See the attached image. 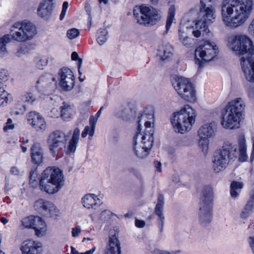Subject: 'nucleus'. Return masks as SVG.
<instances>
[{"label": "nucleus", "mask_w": 254, "mask_h": 254, "mask_svg": "<svg viewBox=\"0 0 254 254\" xmlns=\"http://www.w3.org/2000/svg\"><path fill=\"white\" fill-rule=\"evenodd\" d=\"M80 129L76 127L73 132L71 139L68 142V150L70 152H74L80 136Z\"/></svg>", "instance_id": "c85d7f7f"}, {"label": "nucleus", "mask_w": 254, "mask_h": 254, "mask_svg": "<svg viewBox=\"0 0 254 254\" xmlns=\"http://www.w3.org/2000/svg\"><path fill=\"white\" fill-rule=\"evenodd\" d=\"M68 7V2L67 1H64L63 4L62 10L66 11Z\"/></svg>", "instance_id": "69168bd1"}, {"label": "nucleus", "mask_w": 254, "mask_h": 254, "mask_svg": "<svg viewBox=\"0 0 254 254\" xmlns=\"http://www.w3.org/2000/svg\"><path fill=\"white\" fill-rule=\"evenodd\" d=\"M53 0H44L39 4L38 14L45 19H49L53 11Z\"/></svg>", "instance_id": "6ab92c4d"}, {"label": "nucleus", "mask_w": 254, "mask_h": 254, "mask_svg": "<svg viewBox=\"0 0 254 254\" xmlns=\"http://www.w3.org/2000/svg\"><path fill=\"white\" fill-rule=\"evenodd\" d=\"M157 254H178L180 253L179 251H172L171 252L164 251V250H158L157 251Z\"/></svg>", "instance_id": "864d4df0"}, {"label": "nucleus", "mask_w": 254, "mask_h": 254, "mask_svg": "<svg viewBox=\"0 0 254 254\" xmlns=\"http://www.w3.org/2000/svg\"><path fill=\"white\" fill-rule=\"evenodd\" d=\"M253 24H254V22H252L251 24L249 25V29L252 34L254 35V25H253Z\"/></svg>", "instance_id": "338daca9"}, {"label": "nucleus", "mask_w": 254, "mask_h": 254, "mask_svg": "<svg viewBox=\"0 0 254 254\" xmlns=\"http://www.w3.org/2000/svg\"><path fill=\"white\" fill-rule=\"evenodd\" d=\"M19 230L23 234L26 233L32 229V215L26 216L22 217L20 220L18 226Z\"/></svg>", "instance_id": "cd10ccee"}, {"label": "nucleus", "mask_w": 254, "mask_h": 254, "mask_svg": "<svg viewBox=\"0 0 254 254\" xmlns=\"http://www.w3.org/2000/svg\"><path fill=\"white\" fill-rule=\"evenodd\" d=\"M80 228L79 227H76L75 228H73L72 229V231H71V234H72V236L73 237H77L80 232Z\"/></svg>", "instance_id": "5fc2aeb1"}, {"label": "nucleus", "mask_w": 254, "mask_h": 254, "mask_svg": "<svg viewBox=\"0 0 254 254\" xmlns=\"http://www.w3.org/2000/svg\"><path fill=\"white\" fill-rule=\"evenodd\" d=\"M67 141V136L62 131L55 130L51 132L47 138V144L50 152L56 154V149L65 147Z\"/></svg>", "instance_id": "4468645a"}, {"label": "nucleus", "mask_w": 254, "mask_h": 254, "mask_svg": "<svg viewBox=\"0 0 254 254\" xmlns=\"http://www.w3.org/2000/svg\"><path fill=\"white\" fill-rule=\"evenodd\" d=\"M8 71L4 69H0V85H4L3 83L8 79Z\"/></svg>", "instance_id": "79ce46f5"}, {"label": "nucleus", "mask_w": 254, "mask_h": 254, "mask_svg": "<svg viewBox=\"0 0 254 254\" xmlns=\"http://www.w3.org/2000/svg\"><path fill=\"white\" fill-rule=\"evenodd\" d=\"M216 126L214 123L205 124L198 131L199 137L210 138L213 137L216 131Z\"/></svg>", "instance_id": "bb28decb"}, {"label": "nucleus", "mask_w": 254, "mask_h": 254, "mask_svg": "<svg viewBox=\"0 0 254 254\" xmlns=\"http://www.w3.org/2000/svg\"><path fill=\"white\" fill-rule=\"evenodd\" d=\"M133 15L138 24L145 26L156 24L161 18L160 10L146 4L135 6Z\"/></svg>", "instance_id": "9d476101"}, {"label": "nucleus", "mask_w": 254, "mask_h": 254, "mask_svg": "<svg viewBox=\"0 0 254 254\" xmlns=\"http://www.w3.org/2000/svg\"><path fill=\"white\" fill-rule=\"evenodd\" d=\"M33 147H34V155H37L39 153L44 154V150L39 143H34L33 144Z\"/></svg>", "instance_id": "de8ad7c7"}, {"label": "nucleus", "mask_w": 254, "mask_h": 254, "mask_svg": "<svg viewBox=\"0 0 254 254\" xmlns=\"http://www.w3.org/2000/svg\"><path fill=\"white\" fill-rule=\"evenodd\" d=\"M71 254H79V252L72 246L71 247Z\"/></svg>", "instance_id": "774afa93"}, {"label": "nucleus", "mask_w": 254, "mask_h": 254, "mask_svg": "<svg viewBox=\"0 0 254 254\" xmlns=\"http://www.w3.org/2000/svg\"><path fill=\"white\" fill-rule=\"evenodd\" d=\"M79 34V31L76 28H71L67 31L66 35L69 39H73Z\"/></svg>", "instance_id": "37998d69"}, {"label": "nucleus", "mask_w": 254, "mask_h": 254, "mask_svg": "<svg viewBox=\"0 0 254 254\" xmlns=\"http://www.w3.org/2000/svg\"><path fill=\"white\" fill-rule=\"evenodd\" d=\"M59 86L64 91L71 90L75 84V78L72 71L67 67L61 68L59 72Z\"/></svg>", "instance_id": "2eb2a0df"}, {"label": "nucleus", "mask_w": 254, "mask_h": 254, "mask_svg": "<svg viewBox=\"0 0 254 254\" xmlns=\"http://www.w3.org/2000/svg\"><path fill=\"white\" fill-rule=\"evenodd\" d=\"M4 86L0 85V106L6 105L8 100V96H10L5 91Z\"/></svg>", "instance_id": "e433bc0d"}, {"label": "nucleus", "mask_w": 254, "mask_h": 254, "mask_svg": "<svg viewBox=\"0 0 254 254\" xmlns=\"http://www.w3.org/2000/svg\"><path fill=\"white\" fill-rule=\"evenodd\" d=\"M208 138L200 137L198 145L202 149L203 152H206L208 148Z\"/></svg>", "instance_id": "ea45409f"}, {"label": "nucleus", "mask_w": 254, "mask_h": 254, "mask_svg": "<svg viewBox=\"0 0 254 254\" xmlns=\"http://www.w3.org/2000/svg\"><path fill=\"white\" fill-rule=\"evenodd\" d=\"M12 120L11 119H8L6 122V126L3 127V130L5 131L7 129H13L14 127V126L12 124Z\"/></svg>", "instance_id": "3c124183"}, {"label": "nucleus", "mask_w": 254, "mask_h": 254, "mask_svg": "<svg viewBox=\"0 0 254 254\" xmlns=\"http://www.w3.org/2000/svg\"><path fill=\"white\" fill-rule=\"evenodd\" d=\"M135 111L128 105L121 106L115 112V116L125 121H129L135 116Z\"/></svg>", "instance_id": "393cba45"}, {"label": "nucleus", "mask_w": 254, "mask_h": 254, "mask_svg": "<svg viewBox=\"0 0 254 254\" xmlns=\"http://www.w3.org/2000/svg\"><path fill=\"white\" fill-rule=\"evenodd\" d=\"M230 48L240 57L242 69L246 79L254 82V46L246 35H239L229 42Z\"/></svg>", "instance_id": "f03ea898"}, {"label": "nucleus", "mask_w": 254, "mask_h": 254, "mask_svg": "<svg viewBox=\"0 0 254 254\" xmlns=\"http://www.w3.org/2000/svg\"><path fill=\"white\" fill-rule=\"evenodd\" d=\"M253 5L252 0H223L221 15L225 25L235 28L242 25L249 17Z\"/></svg>", "instance_id": "f257e3e1"}, {"label": "nucleus", "mask_w": 254, "mask_h": 254, "mask_svg": "<svg viewBox=\"0 0 254 254\" xmlns=\"http://www.w3.org/2000/svg\"><path fill=\"white\" fill-rule=\"evenodd\" d=\"M248 241L251 247V250L254 254V239L252 238H249Z\"/></svg>", "instance_id": "13d9d810"}, {"label": "nucleus", "mask_w": 254, "mask_h": 254, "mask_svg": "<svg viewBox=\"0 0 254 254\" xmlns=\"http://www.w3.org/2000/svg\"><path fill=\"white\" fill-rule=\"evenodd\" d=\"M135 224L137 227L141 228H143L144 227V226L145 225V223L143 220H140L136 219Z\"/></svg>", "instance_id": "6e6d98bb"}, {"label": "nucleus", "mask_w": 254, "mask_h": 254, "mask_svg": "<svg viewBox=\"0 0 254 254\" xmlns=\"http://www.w3.org/2000/svg\"><path fill=\"white\" fill-rule=\"evenodd\" d=\"M243 188V184L241 182L233 181L230 185V193L233 198H236L241 190Z\"/></svg>", "instance_id": "2f4dec72"}, {"label": "nucleus", "mask_w": 254, "mask_h": 254, "mask_svg": "<svg viewBox=\"0 0 254 254\" xmlns=\"http://www.w3.org/2000/svg\"><path fill=\"white\" fill-rule=\"evenodd\" d=\"M10 173L11 174H13L14 175H18L19 173V171L18 170L17 167L13 166L11 168Z\"/></svg>", "instance_id": "680f3d73"}, {"label": "nucleus", "mask_w": 254, "mask_h": 254, "mask_svg": "<svg viewBox=\"0 0 254 254\" xmlns=\"http://www.w3.org/2000/svg\"><path fill=\"white\" fill-rule=\"evenodd\" d=\"M172 84L178 94L185 100L193 102L196 99L195 91L190 80L182 76H175Z\"/></svg>", "instance_id": "9b49d317"}, {"label": "nucleus", "mask_w": 254, "mask_h": 254, "mask_svg": "<svg viewBox=\"0 0 254 254\" xmlns=\"http://www.w3.org/2000/svg\"><path fill=\"white\" fill-rule=\"evenodd\" d=\"M21 99L25 103L23 105L24 110H27V107L32 105V92L30 90L23 93Z\"/></svg>", "instance_id": "c9c22d12"}, {"label": "nucleus", "mask_w": 254, "mask_h": 254, "mask_svg": "<svg viewBox=\"0 0 254 254\" xmlns=\"http://www.w3.org/2000/svg\"><path fill=\"white\" fill-rule=\"evenodd\" d=\"M212 0H200L197 19L192 21L194 23V25L190 26L189 24L186 25L187 29H193L192 34L195 37L202 36L204 38H206V36L209 37L211 35L208 25L215 18V10L212 6Z\"/></svg>", "instance_id": "20e7f679"}, {"label": "nucleus", "mask_w": 254, "mask_h": 254, "mask_svg": "<svg viewBox=\"0 0 254 254\" xmlns=\"http://www.w3.org/2000/svg\"><path fill=\"white\" fill-rule=\"evenodd\" d=\"M238 145L225 142L222 148L215 152L213 160V171L218 173L226 168L231 161H234L238 156L244 162L247 160V145L244 136L238 139Z\"/></svg>", "instance_id": "7ed1b4c3"}, {"label": "nucleus", "mask_w": 254, "mask_h": 254, "mask_svg": "<svg viewBox=\"0 0 254 254\" xmlns=\"http://www.w3.org/2000/svg\"><path fill=\"white\" fill-rule=\"evenodd\" d=\"M33 254H41L43 251V245L41 242L33 241Z\"/></svg>", "instance_id": "58836bf2"}, {"label": "nucleus", "mask_w": 254, "mask_h": 254, "mask_svg": "<svg viewBox=\"0 0 254 254\" xmlns=\"http://www.w3.org/2000/svg\"><path fill=\"white\" fill-rule=\"evenodd\" d=\"M245 106L241 98L230 101L225 107V112L221 121L222 126L231 129L239 127L240 119Z\"/></svg>", "instance_id": "0eeeda50"}, {"label": "nucleus", "mask_w": 254, "mask_h": 254, "mask_svg": "<svg viewBox=\"0 0 254 254\" xmlns=\"http://www.w3.org/2000/svg\"><path fill=\"white\" fill-rule=\"evenodd\" d=\"M30 48L28 47L26 45H23L17 52L16 55L18 57H21L22 55H25L28 53L30 52Z\"/></svg>", "instance_id": "49530a36"}, {"label": "nucleus", "mask_w": 254, "mask_h": 254, "mask_svg": "<svg viewBox=\"0 0 254 254\" xmlns=\"http://www.w3.org/2000/svg\"><path fill=\"white\" fill-rule=\"evenodd\" d=\"M164 205V196L163 194H160L158 196L157 202L155 208V213L158 217V226L161 234H162L164 231V224L165 220V216L163 214Z\"/></svg>", "instance_id": "f3484780"}, {"label": "nucleus", "mask_w": 254, "mask_h": 254, "mask_svg": "<svg viewBox=\"0 0 254 254\" xmlns=\"http://www.w3.org/2000/svg\"><path fill=\"white\" fill-rule=\"evenodd\" d=\"M82 203L84 207L87 209H96L103 202L94 194H87L82 198Z\"/></svg>", "instance_id": "412c9836"}, {"label": "nucleus", "mask_w": 254, "mask_h": 254, "mask_svg": "<svg viewBox=\"0 0 254 254\" xmlns=\"http://www.w3.org/2000/svg\"><path fill=\"white\" fill-rule=\"evenodd\" d=\"M134 152L139 158L146 157L153 145V136L152 133H145L142 135L140 132H136L133 138Z\"/></svg>", "instance_id": "ddd939ff"}, {"label": "nucleus", "mask_w": 254, "mask_h": 254, "mask_svg": "<svg viewBox=\"0 0 254 254\" xmlns=\"http://www.w3.org/2000/svg\"><path fill=\"white\" fill-rule=\"evenodd\" d=\"M103 109V107L100 108L99 110L96 113L95 117H94L93 116H90L89 118L90 126H87L85 127L81 133L82 137L84 138L86 137L88 134L90 137H92L93 136L97 120L100 116Z\"/></svg>", "instance_id": "4be33fe9"}, {"label": "nucleus", "mask_w": 254, "mask_h": 254, "mask_svg": "<svg viewBox=\"0 0 254 254\" xmlns=\"http://www.w3.org/2000/svg\"><path fill=\"white\" fill-rule=\"evenodd\" d=\"M20 250L22 254H32V241L29 239L24 241Z\"/></svg>", "instance_id": "4c0bfd02"}, {"label": "nucleus", "mask_w": 254, "mask_h": 254, "mask_svg": "<svg viewBox=\"0 0 254 254\" xmlns=\"http://www.w3.org/2000/svg\"><path fill=\"white\" fill-rule=\"evenodd\" d=\"M176 13V8L175 5L172 4L170 5L168 9V14L167 19L166 23V32L167 33L169 31L173 20Z\"/></svg>", "instance_id": "72a5a7b5"}, {"label": "nucleus", "mask_w": 254, "mask_h": 254, "mask_svg": "<svg viewBox=\"0 0 254 254\" xmlns=\"http://www.w3.org/2000/svg\"><path fill=\"white\" fill-rule=\"evenodd\" d=\"M85 10L88 15L89 29H90L92 22L91 8L90 3L87 1H86L85 4Z\"/></svg>", "instance_id": "a18cd8bd"}, {"label": "nucleus", "mask_w": 254, "mask_h": 254, "mask_svg": "<svg viewBox=\"0 0 254 254\" xmlns=\"http://www.w3.org/2000/svg\"><path fill=\"white\" fill-rule=\"evenodd\" d=\"M254 207V200L250 199L248 201L241 213V218L244 219L247 218L252 212Z\"/></svg>", "instance_id": "473e14b6"}, {"label": "nucleus", "mask_w": 254, "mask_h": 254, "mask_svg": "<svg viewBox=\"0 0 254 254\" xmlns=\"http://www.w3.org/2000/svg\"><path fill=\"white\" fill-rule=\"evenodd\" d=\"M33 229L38 237H42L46 234L47 226L43 218L39 216H33Z\"/></svg>", "instance_id": "aec40b11"}, {"label": "nucleus", "mask_w": 254, "mask_h": 254, "mask_svg": "<svg viewBox=\"0 0 254 254\" xmlns=\"http://www.w3.org/2000/svg\"><path fill=\"white\" fill-rule=\"evenodd\" d=\"M43 154L34 155V147H33V176L38 175V169L44 164V156Z\"/></svg>", "instance_id": "c756f323"}, {"label": "nucleus", "mask_w": 254, "mask_h": 254, "mask_svg": "<svg viewBox=\"0 0 254 254\" xmlns=\"http://www.w3.org/2000/svg\"><path fill=\"white\" fill-rule=\"evenodd\" d=\"M46 123L43 116L39 113L33 112V132L40 134L46 130Z\"/></svg>", "instance_id": "a211bd4d"}, {"label": "nucleus", "mask_w": 254, "mask_h": 254, "mask_svg": "<svg viewBox=\"0 0 254 254\" xmlns=\"http://www.w3.org/2000/svg\"><path fill=\"white\" fill-rule=\"evenodd\" d=\"M11 189V188L9 187V182L8 181H6L5 183L4 186V191L7 193L8 191Z\"/></svg>", "instance_id": "e2e57ef3"}, {"label": "nucleus", "mask_w": 254, "mask_h": 254, "mask_svg": "<svg viewBox=\"0 0 254 254\" xmlns=\"http://www.w3.org/2000/svg\"><path fill=\"white\" fill-rule=\"evenodd\" d=\"M182 44L186 46L189 47L191 44V40L187 36V35H185L184 38L180 41Z\"/></svg>", "instance_id": "603ef678"}, {"label": "nucleus", "mask_w": 254, "mask_h": 254, "mask_svg": "<svg viewBox=\"0 0 254 254\" xmlns=\"http://www.w3.org/2000/svg\"><path fill=\"white\" fill-rule=\"evenodd\" d=\"M173 47L169 44L163 46L158 50V55L162 61L165 60L170 57L173 54Z\"/></svg>", "instance_id": "7c9ffc66"}, {"label": "nucleus", "mask_w": 254, "mask_h": 254, "mask_svg": "<svg viewBox=\"0 0 254 254\" xmlns=\"http://www.w3.org/2000/svg\"><path fill=\"white\" fill-rule=\"evenodd\" d=\"M193 10H190L186 15L185 17L184 18V20L185 21L186 20H187L188 23H190V20H189V17L193 15Z\"/></svg>", "instance_id": "052dcab7"}, {"label": "nucleus", "mask_w": 254, "mask_h": 254, "mask_svg": "<svg viewBox=\"0 0 254 254\" xmlns=\"http://www.w3.org/2000/svg\"><path fill=\"white\" fill-rule=\"evenodd\" d=\"M34 208L39 213L48 217H53L58 213V209L53 202L43 198L35 201Z\"/></svg>", "instance_id": "dca6fc26"}, {"label": "nucleus", "mask_w": 254, "mask_h": 254, "mask_svg": "<svg viewBox=\"0 0 254 254\" xmlns=\"http://www.w3.org/2000/svg\"><path fill=\"white\" fill-rule=\"evenodd\" d=\"M11 35L5 34L0 38V55L3 57L7 53L6 46L12 39L24 42L32 38V23L27 20L15 23Z\"/></svg>", "instance_id": "423d86ee"}, {"label": "nucleus", "mask_w": 254, "mask_h": 254, "mask_svg": "<svg viewBox=\"0 0 254 254\" xmlns=\"http://www.w3.org/2000/svg\"><path fill=\"white\" fill-rule=\"evenodd\" d=\"M96 249V247H94L90 250H88V251L83 253V254H93V253L95 251Z\"/></svg>", "instance_id": "0e129e2a"}, {"label": "nucleus", "mask_w": 254, "mask_h": 254, "mask_svg": "<svg viewBox=\"0 0 254 254\" xmlns=\"http://www.w3.org/2000/svg\"><path fill=\"white\" fill-rule=\"evenodd\" d=\"M64 183L65 178L62 171L58 168L49 167L40 176L39 186L41 190L54 194L62 189Z\"/></svg>", "instance_id": "39448f33"}, {"label": "nucleus", "mask_w": 254, "mask_h": 254, "mask_svg": "<svg viewBox=\"0 0 254 254\" xmlns=\"http://www.w3.org/2000/svg\"><path fill=\"white\" fill-rule=\"evenodd\" d=\"M213 193L212 188L209 186H204L200 197L199 222L206 226L209 224L212 219V205Z\"/></svg>", "instance_id": "1a4fd4ad"}, {"label": "nucleus", "mask_w": 254, "mask_h": 254, "mask_svg": "<svg viewBox=\"0 0 254 254\" xmlns=\"http://www.w3.org/2000/svg\"><path fill=\"white\" fill-rule=\"evenodd\" d=\"M219 53L218 48L215 43L208 40L200 44L195 50V63L200 67L203 62H208L217 56Z\"/></svg>", "instance_id": "f8f14e48"}, {"label": "nucleus", "mask_w": 254, "mask_h": 254, "mask_svg": "<svg viewBox=\"0 0 254 254\" xmlns=\"http://www.w3.org/2000/svg\"><path fill=\"white\" fill-rule=\"evenodd\" d=\"M35 62H36L37 68L40 69H43L44 66L47 65L48 60L43 59L40 57H35Z\"/></svg>", "instance_id": "a19ab883"}, {"label": "nucleus", "mask_w": 254, "mask_h": 254, "mask_svg": "<svg viewBox=\"0 0 254 254\" xmlns=\"http://www.w3.org/2000/svg\"><path fill=\"white\" fill-rule=\"evenodd\" d=\"M195 117L194 110L189 105H186L179 112L174 113L171 122L175 132L183 133L191 129Z\"/></svg>", "instance_id": "6e6552de"}, {"label": "nucleus", "mask_w": 254, "mask_h": 254, "mask_svg": "<svg viewBox=\"0 0 254 254\" xmlns=\"http://www.w3.org/2000/svg\"><path fill=\"white\" fill-rule=\"evenodd\" d=\"M61 116L64 117L70 110V107L69 105L63 103V105L60 107Z\"/></svg>", "instance_id": "8fccbe9b"}, {"label": "nucleus", "mask_w": 254, "mask_h": 254, "mask_svg": "<svg viewBox=\"0 0 254 254\" xmlns=\"http://www.w3.org/2000/svg\"><path fill=\"white\" fill-rule=\"evenodd\" d=\"M55 78L53 75L47 73L41 76L36 82V88L40 92L45 91L48 88L52 82L55 81Z\"/></svg>", "instance_id": "b1692460"}, {"label": "nucleus", "mask_w": 254, "mask_h": 254, "mask_svg": "<svg viewBox=\"0 0 254 254\" xmlns=\"http://www.w3.org/2000/svg\"><path fill=\"white\" fill-rule=\"evenodd\" d=\"M71 60L73 61H78V70L79 74H81V73L80 70V68L81 67L82 63V59L79 58L78 55L76 52H73L71 54Z\"/></svg>", "instance_id": "c03bdc74"}, {"label": "nucleus", "mask_w": 254, "mask_h": 254, "mask_svg": "<svg viewBox=\"0 0 254 254\" xmlns=\"http://www.w3.org/2000/svg\"><path fill=\"white\" fill-rule=\"evenodd\" d=\"M154 167L157 172L160 173L162 171V164L160 161H156L154 162Z\"/></svg>", "instance_id": "4d7b16f0"}, {"label": "nucleus", "mask_w": 254, "mask_h": 254, "mask_svg": "<svg viewBox=\"0 0 254 254\" xmlns=\"http://www.w3.org/2000/svg\"><path fill=\"white\" fill-rule=\"evenodd\" d=\"M154 109L152 106H149L145 108L140 113L138 116L137 131L140 132L141 124L143 122L146 121H153L154 120Z\"/></svg>", "instance_id": "a878e982"}, {"label": "nucleus", "mask_w": 254, "mask_h": 254, "mask_svg": "<svg viewBox=\"0 0 254 254\" xmlns=\"http://www.w3.org/2000/svg\"><path fill=\"white\" fill-rule=\"evenodd\" d=\"M108 31L106 29H99L97 33V41L100 45L104 44L108 39Z\"/></svg>", "instance_id": "f704fd0d"}, {"label": "nucleus", "mask_w": 254, "mask_h": 254, "mask_svg": "<svg viewBox=\"0 0 254 254\" xmlns=\"http://www.w3.org/2000/svg\"><path fill=\"white\" fill-rule=\"evenodd\" d=\"M111 211L108 210H104L100 214L99 219L102 221H105L110 218Z\"/></svg>", "instance_id": "09e8293b"}, {"label": "nucleus", "mask_w": 254, "mask_h": 254, "mask_svg": "<svg viewBox=\"0 0 254 254\" xmlns=\"http://www.w3.org/2000/svg\"><path fill=\"white\" fill-rule=\"evenodd\" d=\"M120 243L115 235L109 237V243L107 245L104 254H121Z\"/></svg>", "instance_id": "5701e85b"}, {"label": "nucleus", "mask_w": 254, "mask_h": 254, "mask_svg": "<svg viewBox=\"0 0 254 254\" xmlns=\"http://www.w3.org/2000/svg\"><path fill=\"white\" fill-rule=\"evenodd\" d=\"M185 35H187V34L182 30L181 28H180L179 30V38L180 40L181 41L184 38Z\"/></svg>", "instance_id": "bf43d9fd"}]
</instances>
